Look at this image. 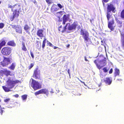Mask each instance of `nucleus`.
I'll use <instances>...</instances> for the list:
<instances>
[{"label":"nucleus","mask_w":124,"mask_h":124,"mask_svg":"<svg viewBox=\"0 0 124 124\" xmlns=\"http://www.w3.org/2000/svg\"><path fill=\"white\" fill-rule=\"evenodd\" d=\"M16 66V63L13 62L12 63L10 66L8 67V68L10 70H14Z\"/></svg>","instance_id":"obj_24"},{"label":"nucleus","mask_w":124,"mask_h":124,"mask_svg":"<svg viewBox=\"0 0 124 124\" xmlns=\"http://www.w3.org/2000/svg\"><path fill=\"white\" fill-rule=\"evenodd\" d=\"M12 28L15 29L16 32L19 33H22V29L21 27H19L18 25H12Z\"/></svg>","instance_id":"obj_13"},{"label":"nucleus","mask_w":124,"mask_h":124,"mask_svg":"<svg viewBox=\"0 0 124 124\" xmlns=\"http://www.w3.org/2000/svg\"><path fill=\"white\" fill-rule=\"evenodd\" d=\"M58 10L56 5L54 4H53L51 6V11L53 13H54Z\"/></svg>","instance_id":"obj_18"},{"label":"nucleus","mask_w":124,"mask_h":124,"mask_svg":"<svg viewBox=\"0 0 124 124\" xmlns=\"http://www.w3.org/2000/svg\"><path fill=\"white\" fill-rule=\"evenodd\" d=\"M27 96L26 94H24L21 96L23 100H26L27 98Z\"/></svg>","instance_id":"obj_31"},{"label":"nucleus","mask_w":124,"mask_h":124,"mask_svg":"<svg viewBox=\"0 0 124 124\" xmlns=\"http://www.w3.org/2000/svg\"><path fill=\"white\" fill-rule=\"evenodd\" d=\"M85 61H88L86 57H85Z\"/></svg>","instance_id":"obj_46"},{"label":"nucleus","mask_w":124,"mask_h":124,"mask_svg":"<svg viewBox=\"0 0 124 124\" xmlns=\"http://www.w3.org/2000/svg\"><path fill=\"white\" fill-rule=\"evenodd\" d=\"M46 38H45L44 39L43 41V43L42 45V48L43 49H44V47L45 46V44L46 43Z\"/></svg>","instance_id":"obj_27"},{"label":"nucleus","mask_w":124,"mask_h":124,"mask_svg":"<svg viewBox=\"0 0 124 124\" xmlns=\"http://www.w3.org/2000/svg\"><path fill=\"white\" fill-rule=\"evenodd\" d=\"M47 45H48L49 46H51V47H52L53 46V45L50 42H49L47 40Z\"/></svg>","instance_id":"obj_33"},{"label":"nucleus","mask_w":124,"mask_h":124,"mask_svg":"<svg viewBox=\"0 0 124 124\" xmlns=\"http://www.w3.org/2000/svg\"><path fill=\"white\" fill-rule=\"evenodd\" d=\"M40 94H44L47 95L49 94V91L48 89L43 88L39 90L34 93L36 96Z\"/></svg>","instance_id":"obj_11"},{"label":"nucleus","mask_w":124,"mask_h":124,"mask_svg":"<svg viewBox=\"0 0 124 124\" xmlns=\"http://www.w3.org/2000/svg\"><path fill=\"white\" fill-rule=\"evenodd\" d=\"M14 96L16 98H18L19 96V95L18 94H16L15 95H14Z\"/></svg>","instance_id":"obj_44"},{"label":"nucleus","mask_w":124,"mask_h":124,"mask_svg":"<svg viewBox=\"0 0 124 124\" xmlns=\"http://www.w3.org/2000/svg\"><path fill=\"white\" fill-rule=\"evenodd\" d=\"M104 81L106 84L108 85H110L112 82V79L110 78H106Z\"/></svg>","instance_id":"obj_19"},{"label":"nucleus","mask_w":124,"mask_h":124,"mask_svg":"<svg viewBox=\"0 0 124 124\" xmlns=\"http://www.w3.org/2000/svg\"><path fill=\"white\" fill-rule=\"evenodd\" d=\"M33 2L34 4H36V3L37 2H36V1L35 0L33 1Z\"/></svg>","instance_id":"obj_51"},{"label":"nucleus","mask_w":124,"mask_h":124,"mask_svg":"<svg viewBox=\"0 0 124 124\" xmlns=\"http://www.w3.org/2000/svg\"><path fill=\"white\" fill-rule=\"evenodd\" d=\"M109 1V0H102V2H104L105 3H107Z\"/></svg>","instance_id":"obj_43"},{"label":"nucleus","mask_w":124,"mask_h":124,"mask_svg":"<svg viewBox=\"0 0 124 124\" xmlns=\"http://www.w3.org/2000/svg\"><path fill=\"white\" fill-rule=\"evenodd\" d=\"M8 8L11 9V10L13 12V16L10 18L11 21L14 20L15 18H18L19 16L21 8L20 5L18 4H16L13 6L8 5Z\"/></svg>","instance_id":"obj_2"},{"label":"nucleus","mask_w":124,"mask_h":124,"mask_svg":"<svg viewBox=\"0 0 124 124\" xmlns=\"http://www.w3.org/2000/svg\"><path fill=\"white\" fill-rule=\"evenodd\" d=\"M12 50L11 48L10 47H5L2 49L1 52L4 55L8 56L11 53Z\"/></svg>","instance_id":"obj_5"},{"label":"nucleus","mask_w":124,"mask_h":124,"mask_svg":"<svg viewBox=\"0 0 124 124\" xmlns=\"http://www.w3.org/2000/svg\"><path fill=\"white\" fill-rule=\"evenodd\" d=\"M102 41H102H102H101V42H102Z\"/></svg>","instance_id":"obj_57"},{"label":"nucleus","mask_w":124,"mask_h":124,"mask_svg":"<svg viewBox=\"0 0 124 124\" xmlns=\"http://www.w3.org/2000/svg\"><path fill=\"white\" fill-rule=\"evenodd\" d=\"M1 1H0V4H1Z\"/></svg>","instance_id":"obj_55"},{"label":"nucleus","mask_w":124,"mask_h":124,"mask_svg":"<svg viewBox=\"0 0 124 124\" xmlns=\"http://www.w3.org/2000/svg\"><path fill=\"white\" fill-rule=\"evenodd\" d=\"M22 50L24 51L25 52L27 50V49L25 46V43L24 42L22 43Z\"/></svg>","instance_id":"obj_26"},{"label":"nucleus","mask_w":124,"mask_h":124,"mask_svg":"<svg viewBox=\"0 0 124 124\" xmlns=\"http://www.w3.org/2000/svg\"><path fill=\"white\" fill-rule=\"evenodd\" d=\"M120 73L119 70L117 68H116L114 70V76L115 77H116L117 76H119Z\"/></svg>","instance_id":"obj_20"},{"label":"nucleus","mask_w":124,"mask_h":124,"mask_svg":"<svg viewBox=\"0 0 124 124\" xmlns=\"http://www.w3.org/2000/svg\"><path fill=\"white\" fill-rule=\"evenodd\" d=\"M59 17V20H58V21L59 22H61L62 21V20L61 19H60V17Z\"/></svg>","instance_id":"obj_45"},{"label":"nucleus","mask_w":124,"mask_h":124,"mask_svg":"<svg viewBox=\"0 0 124 124\" xmlns=\"http://www.w3.org/2000/svg\"><path fill=\"white\" fill-rule=\"evenodd\" d=\"M4 26V24L2 23H0V29L2 28Z\"/></svg>","instance_id":"obj_35"},{"label":"nucleus","mask_w":124,"mask_h":124,"mask_svg":"<svg viewBox=\"0 0 124 124\" xmlns=\"http://www.w3.org/2000/svg\"><path fill=\"white\" fill-rule=\"evenodd\" d=\"M70 15L64 14L62 17V24L64 25L66 24V23L67 21H68L69 19Z\"/></svg>","instance_id":"obj_12"},{"label":"nucleus","mask_w":124,"mask_h":124,"mask_svg":"<svg viewBox=\"0 0 124 124\" xmlns=\"http://www.w3.org/2000/svg\"><path fill=\"white\" fill-rule=\"evenodd\" d=\"M67 29L68 31H73L76 30L77 27L78 26V24L75 22H74L71 24L69 23H67L66 24Z\"/></svg>","instance_id":"obj_7"},{"label":"nucleus","mask_w":124,"mask_h":124,"mask_svg":"<svg viewBox=\"0 0 124 124\" xmlns=\"http://www.w3.org/2000/svg\"><path fill=\"white\" fill-rule=\"evenodd\" d=\"M34 65V64L33 63H31L30 64V65L29 66V69H31Z\"/></svg>","instance_id":"obj_36"},{"label":"nucleus","mask_w":124,"mask_h":124,"mask_svg":"<svg viewBox=\"0 0 124 124\" xmlns=\"http://www.w3.org/2000/svg\"><path fill=\"white\" fill-rule=\"evenodd\" d=\"M57 6L60 9H61L63 7V6H62L59 3L57 4Z\"/></svg>","instance_id":"obj_38"},{"label":"nucleus","mask_w":124,"mask_h":124,"mask_svg":"<svg viewBox=\"0 0 124 124\" xmlns=\"http://www.w3.org/2000/svg\"><path fill=\"white\" fill-rule=\"evenodd\" d=\"M64 12L63 11H61L60 12H57V14H60V16H62L63 14V12Z\"/></svg>","instance_id":"obj_39"},{"label":"nucleus","mask_w":124,"mask_h":124,"mask_svg":"<svg viewBox=\"0 0 124 124\" xmlns=\"http://www.w3.org/2000/svg\"><path fill=\"white\" fill-rule=\"evenodd\" d=\"M123 30H119L121 36V42L122 48L124 49V23H123Z\"/></svg>","instance_id":"obj_9"},{"label":"nucleus","mask_w":124,"mask_h":124,"mask_svg":"<svg viewBox=\"0 0 124 124\" xmlns=\"http://www.w3.org/2000/svg\"><path fill=\"white\" fill-rule=\"evenodd\" d=\"M10 100V99L9 98H7L6 99L4 100V101L6 103H8Z\"/></svg>","instance_id":"obj_32"},{"label":"nucleus","mask_w":124,"mask_h":124,"mask_svg":"<svg viewBox=\"0 0 124 124\" xmlns=\"http://www.w3.org/2000/svg\"><path fill=\"white\" fill-rule=\"evenodd\" d=\"M1 73L3 75H5L6 76H8L9 75H11V72L10 71L7 70L6 69L1 70Z\"/></svg>","instance_id":"obj_14"},{"label":"nucleus","mask_w":124,"mask_h":124,"mask_svg":"<svg viewBox=\"0 0 124 124\" xmlns=\"http://www.w3.org/2000/svg\"><path fill=\"white\" fill-rule=\"evenodd\" d=\"M9 64V63L6 62L4 59L1 62V65L3 67L7 66Z\"/></svg>","instance_id":"obj_23"},{"label":"nucleus","mask_w":124,"mask_h":124,"mask_svg":"<svg viewBox=\"0 0 124 124\" xmlns=\"http://www.w3.org/2000/svg\"><path fill=\"white\" fill-rule=\"evenodd\" d=\"M67 27L66 25L63 27L61 25L58 28V30L60 32L64 33L66 31Z\"/></svg>","instance_id":"obj_16"},{"label":"nucleus","mask_w":124,"mask_h":124,"mask_svg":"<svg viewBox=\"0 0 124 124\" xmlns=\"http://www.w3.org/2000/svg\"><path fill=\"white\" fill-rule=\"evenodd\" d=\"M23 29L28 34L30 33V32L29 31V30H30V27L27 24H25L24 26Z\"/></svg>","instance_id":"obj_22"},{"label":"nucleus","mask_w":124,"mask_h":124,"mask_svg":"<svg viewBox=\"0 0 124 124\" xmlns=\"http://www.w3.org/2000/svg\"><path fill=\"white\" fill-rule=\"evenodd\" d=\"M70 46V45L69 44H68L67 46H67V48H68Z\"/></svg>","instance_id":"obj_47"},{"label":"nucleus","mask_w":124,"mask_h":124,"mask_svg":"<svg viewBox=\"0 0 124 124\" xmlns=\"http://www.w3.org/2000/svg\"><path fill=\"white\" fill-rule=\"evenodd\" d=\"M102 2V3H103V6L104 7L105 6V4L104 3V2Z\"/></svg>","instance_id":"obj_48"},{"label":"nucleus","mask_w":124,"mask_h":124,"mask_svg":"<svg viewBox=\"0 0 124 124\" xmlns=\"http://www.w3.org/2000/svg\"><path fill=\"white\" fill-rule=\"evenodd\" d=\"M32 82L31 85L34 90H36L41 88V85L37 81L32 78L31 79Z\"/></svg>","instance_id":"obj_6"},{"label":"nucleus","mask_w":124,"mask_h":124,"mask_svg":"<svg viewBox=\"0 0 124 124\" xmlns=\"http://www.w3.org/2000/svg\"><path fill=\"white\" fill-rule=\"evenodd\" d=\"M80 34L82 36L84 41H86V42L89 39V33L87 31H84L81 29L80 31Z\"/></svg>","instance_id":"obj_8"},{"label":"nucleus","mask_w":124,"mask_h":124,"mask_svg":"<svg viewBox=\"0 0 124 124\" xmlns=\"http://www.w3.org/2000/svg\"><path fill=\"white\" fill-rule=\"evenodd\" d=\"M82 83L84 84V85H85V83L84 82H81Z\"/></svg>","instance_id":"obj_53"},{"label":"nucleus","mask_w":124,"mask_h":124,"mask_svg":"<svg viewBox=\"0 0 124 124\" xmlns=\"http://www.w3.org/2000/svg\"><path fill=\"white\" fill-rule=\"evenodd\" d=\"M115 20L117 26L119 28H121L123 26V21L117 17L115 18Z\"/></svg>","instance_id":"obj_15"},{"label":"nucleus","mask_w":124,"mask_h":124,"mask_svg":"<svg viewBox=\"0 0 124 124\" xmlns=\"http://www.w3.org/2000/svg\"><path fill=\"white\" fill-rule=\"evenodd\" d=\"M7 45L12 46H15L16 45V43L13 40L10 41H8L7 43Z\"/></svg>","instance_id":"obj_21"},{"label":"nucleus","mask_w":124,"mask_h":124,"mask_svg":"<svg viewBox=\"0 0 124 124\" xmlns=\"http://www.w3.org/2000/svg\"><path fill=\"white\" fill-rule=\"evenodd\" d=\"M30 54L32 58L33 59H34V56L33 55V54L31 51H30Z\"/></svg>","instance_id":"obj_40"},{"label":"nucleus","mask_w":124,"mask_h":124,"mask_svg":"<svg viewBox=\"0 0 124 124\" xmlns=\"http://www.w3.org/2000/svg\"><path fill=\"white\" fill-rule=\"evenodd\" d=\"M50 92L51 93H54V92L53 91V90H52V91H51Z\"/></svg>","instance_id":"obj_52"},{"label":"nucleus","mask_w":124,"mask_h":124,"mask_svg":"<svg viewBox=\"0 0 124 124\" xmlns=\"http://www.w3.org/2000/svg\"><path fill=\"white\" fill-rule=\"evenodd\" d=\"M120 16L122 18L124 19V8L122 10L120 13Z\"/></svg>","instance_id":"obj_29"},{"label":"nucleus","mask_w":124,"mask_h":124,"mask_svg":"<svg viewBox=\"0 0 124 124\" xmlns=\"http://www.w3.org/2000/svg\"><path fill=\"white\" fill-rule=\"evenodd\" d=\"M1 108V106L0 105V109L1 108Z\"/></svg>","instance_id":"obj_56"},{"label":"nucleus","mask_w":124,"mask_h":124,"mask_svg":"<svg viewBox=\"0 0 124 124\" xmlns=\"http://www.w3.org/2000/svg\"><path fill=\"white\" fill-rule=\"evenodd\" d=\"M1 99H0V102H1Z\"/></svg>","instance_id":"obj_54"},{"label":"nucleus","mask_w":124,"mask_h":124,"mask_svg":"<svg viewBox=\"0 0 124 124\" xmlns=\"http://www.w3.org/2000/svg\"><path fill=\"white\" fill-rule=\"evenodd\" d=\"M4 59H5V61L8 62V63H9H9H10V61L11 60H12V59L11 58H10L9 57L8 58H6L5 57L4 58Z\"/></svg>","instance_id":"obj_30"},{"label":"nucleus","mask_w":124,"mask_h":124,"mask_svg":"<svg viewBox=\"0 0 124 124\" xmlns=\"http://www.w3.org/2000/svg\"><path fill=\"white\" fill-rule=\"evenodd\" d=\"M6 43V40L4 38L2 39L0 41V44L2 46H5Z\"/></svg>","instance_id":"obj_25"},{"label":"nucleus","mask_w":124,"mask_h":124,"mask_svg":"<svg viewBox=\"0 0 124 124\" xmlns=\"http://www.w3.org/2000/svg\"><path fill=\"white\" fill-rule=\"evenodd\" d=\"M57 48H58V47L56 46H54V49H56Z\"/></svg>","instance_id":"obj_50"},{"label":"nucleus","mask_w":124,"mask_h":124,"mask_svg":"<svg viewBox=\"0 0 124 124\" xmlns=\"http://www.w3.org/2000/svg\"><path fill=\"white\" fill-rule=\"evenodd\" d=\"M106 58H104L103 59L100 60L99 59L97 58L94 61V62L97 68L100 70L102 67L106 65Z\"/></svg>","instance_id":"obj_4"},{"label":"nucleus","mask_w":124,"mask_h":124,"mask_svg":"<svg viewBox=\"0 0 124 124\" xmlns=\"http://www.w3.org/2000/svg\"><path fill=\"white\" fill-rule=\"evenodd\" d=\"M68 72L69 74V75H70V72L69 71V69H68Z\"/></svg>","instance_id":"obj_49"},{"label":"nucleus","mask_w":124,"mask_h":124,"mask_svg":"<svg viewBox=\"0 0 124 124\" xmlns=\"http://www.w3.org/2000/svg\"><path fill=\"white\" fill-rule=\"evenodd\" d=\"M43 30L42 29H38L37 31V35L40 38L43 37L44 36L43 34Z\"/></svg>","instance_id":"obj_17"},{"label":"nucleus","mask_w":124,"mask_h":124,"mask_svg":"<svg viewBox=\"0 0 124 124\" xmlns=\"http://www.w3.org/2000/svg\"><path fill=\"white\" fill-rule=\"evenodd\" d=\"M8 86L9 87H6L5 86H2V88L6 92H8L11 91L10 89L12 88L16 84L20 82V81L16 80L15 81H12L11 78H9L7 81Z\"/></svg>","instance_id":"obj_3"},{"label":"nucleus","mask_w":124,"mask_h":124,"mask_svg":"<svg viewBox=\"0 0 124 124\" xmlns=\"http://www.w3.org/2000/svg\"><path fill=\"white\" fill-rule=\"evenodd\" d=\"M46 1L48 4H50L52 3L51 1L50 0H46Z\"/></svg>","instance_id":"obj_41"},{"label":"nucleus","mask_w":124,"mask_h":124,"mask_svg":"<svg viewBox=\"0 0 124 124\" xmlns=\"http://www.w3.org/2000/svg\"><path fill=\"white\" fill-rule=\"evenodd\" d=\"M113 72V69L111 68L109 71V73L110 74H111Z\"/></svg>","instance_id":"obj_42"},{"label":"nucleus","mask_w":124,"mask_h":124,"mask_svg":"<svg viewBox=\"0 0 124 124\" xmlns=\"http://www.w3.org/2000/svg\"><path fill=\"white\" fill-rule=\"evenodd\" d=\"M4 108H1L0 109V115H2L3 112V110L2 109H4Z\"/></svg>","instance_id":"obj_37"},{"label":"nucleus","mask_w":124,"mask_h":124,"mask_svg":"<svg viewBox=\"0 0 124 124\" xmlns=\"http://www.w3.org/2000/svg\"><path fill=\"white\" fill-rule=\"evenodd\" d=\"M107 7V13L106 17L108 21V27L112 31L114 29V28L113 25L114 24L115 22L114 18L112 16V14L111 11L113 13L115 12L116 8L112 4L108 3Z\"/></svg>","instance_id":"obj_1"},{"label":"nucleus","mask_w":124,"mask_h":124,"mask_svg":"<svg viewBox=\"0 0 124 124\" xmlns=\"http://www.w3.org/2000/svg\"><path fill=\"white\" fill-rule=\"evenodd\" d=\"M104 72L107 73L108 71V70L107 69L106 67L102 69Z\"/></svg>","instance_id":"obj_34"},{"label":"nucleus","mask_w":124,"mask_h":124,"mask_svg":"<svg viewBox=\"0 0 124 124\" xmlns=\"http://www.w3.org/2000/svg\"><path fill=\"white\" fill-rule=\"evenodd\" d=\"M36 44H37L36 46L37 48L38 49L40 48L41 46V44L40 42L39 41H37L36 42Z\"/></svg>","instance_id":"obj_28"},{"label":"nucleus","mask_w":124,"mask_h":124,"mask_svg":"<svg viewBox=\"0 0 124 124\" xmlns=\"http://www.w3.org/2000/svg\"><path fill=\"white\" fill-rule=\"evenodd\" d=\"M33 77L36 79H40V71L38 68H36L34 70Z\"/></svg>","instance_id":"obj_10"}]
</instances>
